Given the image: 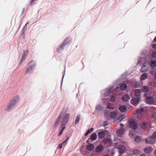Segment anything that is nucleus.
<instances>
[{
  "label": "nucleus",
  "instance_id": "f257e3e1",
  "mask_svg": "<svg viewBox=\"0 0 156 156\" xmlns=\"http://www.w3.org/2000/svg\"><path fill=\"white\" fill-rule=\"evenodd\" d=\"M20 100V97L19 96H16L13 97L12 99L7 105L5 110L6 111L9 112L10 111L14 108L16 104Z\"/></svg>",
  "mask_w": 156,
  "mask_h": 156
},
{
  "label": "nucleus",
  "instance_id": "f03ea898",
  "mask_svg": "<svg viewBox=\"0 0 156 156\" xmlns=\"http://www.w3.org/2000/svg\"><path fill=\"white\" fill-rule=\"evenodd\" d=\"M115 100V97L113 96L110 97V99H108V98H106L104 99V100L106 101L108 105L107 106V108L109 109H113V107L112 104L114 103Z\"/></svg>",
  "mask_w": 156,
  "mask_h": 156
},
{
  "label": "nucleus",
  "instance_id": "7ed1b4c3",
  "mask_svg": "<svg viewBox=\"0 0 156 156\" xmlns=\"http://www.w3.org/2000/svg\"><path fill=\"white\" fill-rule=\"evenodd\" d=\"M70 117V114L69 113H66L64 114L61 122L62 126H65L69 122Z\"/></svg>",
  "mask_w": 156,
  "mask_h": 156
},
{
  "label": "nucleus",
  "instance_id": "20e7f679",
  "mask_svg": "<svg viewBox=\"0 0 156 156\" xmlns=\"http://www.w3.org/2000/svg\"><path fill=\"white\" fill-rule=\"evenodd\" d=\"M119 146L117 147L119 152L121 153H123L125 151L126 148L124 145L126 144V142L122 140H120L119 143H117Z\"/></svg>",
  "mask_w": 156,
  "mask_h": 156
},
{
  "label": "nucleus",
  "instance_id": "39448f33",
  "mask_svg": "<svg viewBox=\"0 0 156 156\" xmlns=\"http://www.w3.org/2000/svg\"><path fill=\"white\" fill-rule=\"evenodd\" d=\"M70 41L71 39L70 37H68L66 38L64 41H63L62 44L60 46L57 48L58 51H59L62 49H63V47L65 46V45L70 43Z\"/></svg>",
  "mask_w": 156,
  "mask_h": 156
},
{
  "label": "nucleus",
  "instance_id": "423d86ee",
  "mask_svg": "<svg viewBox=\"0 0 156 156\" xmlns=\"http://www.w3.org/2000/svg\"><path fill=\"white\" fill-rule=\"evenodd\" d=\"M63 112H62L61 111L60 112L56 120L55 124L53 126V128H56L59 124L62 118V116L63 115Z\"/></svg>",
  "mask_w": 156,
  "mask_h": 156
},
{
  "label": "nucleus",
  "instance_id": "0eeeda50",
  "mask_svg": "<svg viewBox=\"0 0 156 156\" xmlns=\"http://www.w3.org/2000/svg\"><path fill=\"white\" fill-rule=\"evenodd\" d=\"M30 63H31L32 64L31 65H30L27 68L25 74L31 73H32V70H33V68L36 65L35 62L33 61H31L30 62Z\"/></svg>",
  "mask_w": 156,
  "mask_h": 156
},
{
  "label": "nucleus",
  "instance_id": "6e6552de",
  "mask_svg": "<svg viewBox=\"0 0 156 156\" xmlns=\"http://www.w3.org/2000/svg\"><path fill=\"white\" fill-rule=\"evenodd\" d=\"M144 111V108L143 107L138 108L134 112L137 117H140L141 116V114Z\"/></svg>",
  "mask_w": 156,
  "mask_h": 156
},
{
  "label": "nucleus",
  "instance_id": "1a4fd4ad",
  "mask_svg": "<svg viewBox=\"0 0 156 156\" xmlns=\"http://www.w3.org/2000/svg\"><path fill=\"white\" fill-rule=\"evenodd\" d=\"M149 65V62L148 61H146L143 65L140 71L142 72H144L147 71L149 69L148 67Z\"/></svg>",
  "mask_w": 156,
  "mask_h": 156
},
{
  "label": "nucleus",
  "instance_id": "9d476101",
  "mask_svg": "<svg viewBox=\"0 0 156 156\" xmlns=\"http://www.w3.org/2000/svg\"><path fill=\"white\" fill-rule=\"evenodd\" d=\"M146 143L153 144L155 143V139L151 136L147 137L145 140Z\"/></svg>",
  "mask_w": 156,
  "mask_h": 156
},
{
  "label": "nucleus",
  "instance_id": "9b49d317",
  "mask_svg": "<svg viewBox=\"0 0 156 156\" xmlns=\"http://www.w3.org/2000/svg\"><path fill=\"white\" fill-rule=\"evenodd\" d=\"M140 98H136L132 99L130 101L131 104H133L135 106H137L138 104L140 101Z\"/></svg>",
  "mask_w": 156,
  "mask_h": 156
},
{
  "label": "nucleus",
  "instance_id": "f8f14e48",
  "mask_svg": "<svg viewBox=\"0 0 156 156\" xmlns=\"http://www.w3.org/2000/svg\"><path fill=\"white\" fill-rule=\"evenodd\" d=\"M154 100L153 98L148 97L146 98L145 102L148 104H152L154 102Z\"/></svg>",
  "mask_w": 156,
  "mask_h": 156
},
{
  "label": "nucleus",
  "instance_id": "ddd939ff",
  "mask_svg": "<svg viewBox=\"0 0 156 156\" xmlns=\"http://www.w3.org/2000/svg\"><path fill=\"white\" fill-rule=\"evenodd\" d=\"M141 153V152L137 149H134L132 151L130 152L129 154L130 155H139Z\"/></svg>",
  "mask_w": 156,
  "mask_h": 156
},
{
  "label": "nucleus",
  "instance_id": "4468645a",
  "mask_svg": "<svg viewBox=\"0 0 156 156\" xmlns=\"http://www.w3.org/2000/svg\"><path fill=\"white\" fill-rule=\"evenodd\" d=\"M131 127L134 129H136L138 127V124L135 121H132L130 123Z\"/></svg>",
  "mask_w": 156,
  "mask_h": 156
},
{
  "label": "nucleus",
  "instance_id": "2eb2a0df",
  "mask_svg": "<svg viewBox=\"0 0 156 156\" xmlns=\"http://www.w3.org/2000/svg\"><path fill=\"white\" fill-rule=\"evenodd\" d=\"M107 90H105L102 91V94L104 96H107L108 95V93H111L112 92V88H111L108 91Z\"/></svg>",
  "mask_w": 156,
  "mask_h": 156
},
{
  "label": "nucleus",
  "instance_id": "dca6fc26",
  "mask_svg": "<svg viewBox=\"0 0 156 156\" xmlns=\"http://www.w3.org/2000/svg\"><path fill=\"white\" fill-rule=\"evenodd\" d=\"M124 132L125 130L123 129L118 130L116 132L117 135L118 136L122 137L124 134Z\"/></svg>",
  "mask_w": 156,
  "mask_h": 156
},
{
  "label": "nucleus",
  "instance_id": "f3484780",
  "mask_svg": "<svg viewBox=\"0 0 156 156\" xmlns=\"http://www.w3.org/2000/svg\"><path fill=\"white\" fill-rule=\"evenodd\" d=\"M143 90L145 92V94H144V95L146 97L147 96V94H151V93L149 92L148 88L147 87H144L143 88Z\"/></svg>",
  "mask_w": 156,
  "mask_h": 156
},
{
  "label": "nucleus",
  "instance_id": "a211bd4d",
  "mask_svg": "<svg viewBox=\"0 0 156 156\" xmlns=\"http://www.w3.org/2000/svg\"><path fill=\"white\" fill-rule=\"evenodd\" d=\"M99 130H97V132L98 133V137L100 139H102L105 136V133L102 131L99 132Z\"/></svg>",
  "mask_w": 156,
  "mask_h": 156
},
{
  "label": "nucleus",
  "instance_id": "6ab92c4d",
  "mask_svg": "<svg viewBox=\"0 0 156 156\" xmlns=\"http://www.w3.org/2000/svg\"><path fill=\"white\" fill-rule=\"evenodd\" d=\"M130 98L129 95L127 94H124L122 96V99L123 101L126 102L128 101Z\"/></svg>",
  "mask_w": 156,
  "mask_h": 156
},
{
  "label": "nucleus",
  "instance_id": "aec40b11",
  "mask_svg": "<svg viewBox=\"0 0 156 156\" xmlns=\"http://www.w3.org/2000/svg\"><path fill=\"white\" fill-rule=\"evenodd\" d=\"M152 151V149L151 147L147 146L144 149V152L147 154H149L151 153Z\"/></svg>",
  "mask_w": 156,
  "mask_h": 156
},
{
  "label": "nucleus",
  "instance_id": "412c9836",
  "mask_svg": "<svg viewBox=\"0 0 156 156\" xmlns=\"http://www.w3.org/2000/svg\"><path fill=\"white\" fill-rule=\"evenodd\" d=\"M135 95L136 97L139 96L141 93V90L140 89H137L135 91Z\"/></svg>",
  "mask_w": 156,
  "mask_h": 156
},
{
  "label": "nucleus",
  "instance_id": "4be33fe9",
  "mask_svg": "<svg viewBox=\"0 0 156 156\" xmlns=\"http://www.w3.org/2000/svg\"><path fill=\"white\" fill-rule=\"evenodd\" d=\"M87 149L88 150L92 151L94 149V146L92 144H90L87 146Z\"/></svg>",
  "mask_w": 156,
  "mask_h": 156
},
{
  "label": "nucleus",
  "instance_id": "5701e85b",
  "mask_svg": "<svg viewBox=\"0 0 156 156\" xmlns=\"http://www.w3.org/2000/svg\"><path fill=\"white\" fill-rule=\"evenodd\" d=\"M126 107L125 105H122L119 108V110L121 112H124L126 110Z\"/></svg>",
  "mask_w": 156,
  "mask_h": 156
},
{
  "label": "nucleus",
  "instance_id": "b1692460",
  "mask_svg": "<svg viewBox=\"0 0 156 156\" xmlns=\"http://www.w3.org/2000/svg\"><path fill=\"white\" fill-rule=\"evenodd\" d=\"M103 149V147L102 145H99L96 148V151L98 152H99L102 151Z\"/></svg>",
  "mask_w": 156,
  "mask_h": 156
},
{
  "label": "nucleus",
  "instance_id": "393cba45",
  "mask_svg": "<svg viewBox=\"0 0 156 156\" xmlns=\"http://www.w3.org/2000/svg\"><path fill=\"white\" fill-rule=\"evenodd\" d=\"M135 134H136V132L134 130L130 131L129 132V136L131 138H133V137L135 135Z\"/></svg>",
  "mask_w": 156,
  "mask_h": 156
},
{
  "label": "nucleus",
  "instance_id": "a878e982",
  "mask_svg": "<svg viewBox=\"0 0 156 156\" xmlns=\"http://www.w3.org/2000/svg\"><path fill=\"white\" fill-rule=\"evenodd\" d=\"M147 74L145 73H143L141 76L140 77V80H143L146 78H147Z\"/></svg>",
  "mask_w": 156,
  "mask_h": 156
},
{
  "label": "nucleus",
  "instance_id": "bb28decb",
  "mask_svg": "<svg viewBox=\"0 0 156 156\" xmlns=\"http://www.w3.org/2000/svg\"><path fill=\"white\" fill-rule=\"evenodd\" d=\"M110 116L112 118H114L117 116V113L115 112H112L110 113Z\"/></svg>",
  "mask_w": 156,
  "mask_h": 156
},
{
  "label": "nucleus",
  "instance_id": "cd10ccee",
  "mask_svg": "<svg viewBox=\"0 0 156 156\" xmlns=\"http://www.w3.org/2000/svg\"><path fill=\"white\" fill-rule=\"evenodd\" d=\"M141 140V137L139 136H137L135 137V141L137 142H139Z\"/></svg>",
  "mask_w": 156,
  "mask_h": 156
},
{
  "label": "nucleus",
  "instance_id": "c85d7f7f",
  "mask_svg": "<svg viewBox=\"0 0 156 156\" xmlns=\"http://www.w3.org/2000/svg\"><path fill=\"white\" fill-rule=\"evenodd\" d=\"M28 52V50H24L23 51V53L22 55V58L23 59H25V56L27 54Z\"/></svg>",
  "mask_w": 156,
  "mask_h": 156
},
{
  "label": "nucleus",
  "instance_id": "c756f323",
  "mask_svg": "<svg viewBox=\"0 0 156 156\" xmlns=\"http://www.w3.org/2000/svg\"><path fill=\"white\" fill-rule=\"evenodd\" d=\"M127 87V85L126 83L122 84L120 86V88L122 90H123Z\"/></svg>",
  "mask_w": 156,
  "mask_h": 156
},
{
  "label": "nucleus",
  "instance_id": "7c9ffc66",
  "mask_svg": "<svg viewBox=\"0 0 156 156\" xmlns=\"http://www.w3.org/2000/svg\"><path fill=\"white\" fill-rule=\"evenodd\" d=\"M97 137V135L96 133H93L90 136V139L93 140H95Z\"/></svg>",
  "mask_w": 156,
  "mask_h": 156
},
{
  "label": "nucleus",
  "instance_id": "2f4dec72",
  "mask_svg": "<svg viewBox=\"0 0 156 156\" xmlns=\"http://www.w3.org/2000/svg\"><path fill=\"white\" fill-rule=\"evenodd\" d=\"M151 65L152 67H154L156 66V61L153 60L151 62Z\"/></svg>",
  "mask_w": 156,
  "mask_h": 156
},
{
  "label": "nucleus",
  "instance_id": "473e14b6",
  "mask_svg": "<svg viewBox=\"0 0 156 156\" xmlns=\"http://www.w3.org/2000/svg\"><path fill=\"white\" fill-rule=\"evenodd\" d=\"M126 117L125 115H123L119 116L117 119L119 120V122H121L122 119H125Z\"/></svg>",
  "mask_w": 156,
  "mask_h": 156
},
{
  "label": "nucleus",
  "instance_id": "72a5a7b5",
  "mask_svg": "<svg viewBox=\"0 0 156 156\" xmlns=\"http://www.w3.org/2000/svg\"><path fill=\"white\" fill-rule=\"evenodd\" d=\"M62 129L60 130V131L58 133V136H60L61 134H62L63 131L64 130V129L66 128V127L65 126H62Z\"/></svg>",
  "mask_w": 156,
  "mask_h": 156
},
{
  "label": "nucleus",
  "instance_id": "f704fd0d",
  "mask_svg": "<svg viewBox=\"0 0 156 156\" xmlns=\"http://www.w3.org/2000/svg\"><path fill=\"white\" fill-rule=\"evenodd\" d=\"M94 130L93 128H91L89 129L86 133L85 136H87L89 133H90Z\"/></svg>",
  "mask_w": 156,
  "mask_h": 156
},
{
  "label": "nucleus",
  "instance_id": "c9c22d12",
  "mask_svg": "<svg viewBox=\"0 0 156 156\" xmlns=\"http://www.w3.org/2000/svg\"><path fill=\"white\" fill-rule=\"evenodd\" d=\"M104 143L105 144H108L109 142H111V140L110 138H107L104 140Z\"/></svg>",
  "mask_w": 156,
  "mask_h": 156
},
{
  "label": "nucleus",
  "instance_id": "e433bc0d",
  "mask_svg": "<svg viewBox=\"0 0 156 156\" xmlns=\"http://www.w3.org/2000/svg\"><path fill=\"white\" fill-rule=\"evenodd\" d=\"M147 123H143L141 124V126L142 128L144 129L147 127Z\"/></svg>",
  "mask_w": 156,
  "mask_h": 156
},
{
  "label": "nucleus",
  "instance_id": "4c0bfd02",
  "mask_svg": "<svg viewBox=\"0 0 156 156\" xmlns=\"http://www.w3.org/2000/svg\"><path fill=\"white\" fill-rule=\"evenodd\" d=\"M69 138L68 136H66V139L63 142H62L63 144H64L65 143H66V144L68 140H69Z\"/></svg>",
  "mask_w": 156,
  "mask_h": 156
},
{
  "label": "nucleus",
  "instance_id": "58836bf2",
  "mask_svg": "<svg viewBox=\"0 0 156 156\" xmlns=\"http://www.w3.org/2000/svg\"><path fill=\"white\" fill-rule=\"evenodd\" d=\"M63 144H62H62H59L58 146V149H61L62 147V145Z\"/></svg>",
  "mask_w": 156,
  "mask_h": 156
},
{
  "label": "nucleus",
  "instance_id": "ea45409f",
  "mask_svg": "<svg viewBox=\"0 0 156 156\" xmlns=\"http://www.w3.org/2000/svg\"><path fill=\"white\" fill-rule=\"evenodd\" d=\"M96 109L98 110H101V106L99 105H98L96 107Z\"/></svg>",
  "mask_w": 156,
  "mask_h": 156
},
{
  "label": "nucleus",
  "instance_id": "a19ab883",
  "mask_svg": "<svg viewBox=\"0 0 156 156\" xmlns=\"http://www.w3.org/2000/svg\"><path fill=\"white\" fill-rule=\"evenodd\" d=\"M119 120L117 119H115L114 121V123H118L119 122H119Z\"/></svg>",
  "mask_w": 156,
  "mask_h": 156
},
{
  "label": "nucleus",
  "instance_id": "79ce46f5",
  "mask_svg": "<svg viewBox=\"0 0 156 156\" xmlns=\"http://www.w3.org/2000/svg\"><path fill=\"white\" fill-rule=\"evenodd\" d=\"M153 137L155 139H156V131L154 132L153 134Z\"/></svg>",
  "mask_w": 156,
  "mask_h": 156
},
{
  "label": "nucleus",
  "instance_id": "37998d69",
  "mask_svg": "<svg viewBox=\"0 0 156 156\" xmlns=\"http://www.w3.org/2000/svg\"><path fill=\"white\" fill-rule=\"evenodd\" d=\"M78 123V116L76 117L75 121V124H77Z\"/></svg>",
  "mask_w": 156,
  "mask_h": 156
},
{
  "label": "nucleus",
  "instance_id": "c03bdc74",
  "mask_svg": "<svg viewBox=\"0 0 156 156\" xmlns=\"http://www.w3.org/2000/svg\"><path fill=\"white\" fill-rule=\"evenodd\" d=\"M152 56L153 57H156V52H154L152 53Z\"/></svg>",
  "mask_w": 156,
  "mask_h": 156
},
{
  "label": "nucleus",
  "instance_id": "a18cd8bd",
  "mask_svg": "<svg viewBox=\"0 0 156 156\" xmlns=\"http://www.w3.org/2000/svg\"><path fill=\"white\" fill-rule=\"evenodd\" d=\"M152 116L154 118L156 119V112L153 113Z\"/></svg>",
  "mask_w": 156,
  "mask_h": 156
},
{
  "label": "nucleus",
  "instance_id": "49530a36",
  "mask_svg": "<svg viewBox=\"0 0 156 156\" xmlns=\"http://www.w3.org/2000/svg\"><path fill=\"white\" fill-rule=\"evenodd\" d=\"M35 0H31L30 2V5H32L33 4V2L35 1Z\"/></svg>",
  "mask_w": 156,
  "mask_h": 156
},
{
  "label": "nucleus",
  "instance_id": "de8ad7c7",
  "mask_svg": "<svg viewBox=\"0 0 156 156\" xmlns=\"http://www.w3.org/2000/svg\"><path fill=\"white\" fill-rule=\"evenodd\" d=\"M152 46L153 48H156V44H153Z\"/></svg>",
  "mask_w": 156,
  "mask_h": 156
},
{
  "label": "nucleus",
  "instance_id": "09e8293b",
  "mask_svg": "<svg viewBox=\"0 0 156 156\" xmlns=\"http://www.w3.org/2000/svg\"><path fill=\"white\" fill-rule=\"evenodd\" d=\"M140 156H146L145 154L143 153L141 154Z\"/></svg>",
  "mask_w": 156,
  "mask_h": 156
},
{
  "label": "nucleus",
  "instance_id": "8fccbe9b",
  "mask_svg": "<svg viewBox=\"0 0 156 156\" xmlns=\"http://www.w3.org/2000/svg\"><path fill=\"white\" fill-rule=\"evenodd\" d=\"M154 154L155 155H156V149L155 150V151H154Z\"/></svg>",
  "mask_w": 156,
  "mask_h": 156
},
{
  "label": "nucleus",
  "instance_id": "3c124183",
  "mask_svg": "<svg viewBox=\"0 0 156 156\" xmlns=\"http://www.w3.org/2000/svg\"><path fill=\"white\" fill-rule=\"evenodd\" d=\"M154 42H156V37L154 38Z\"/></svg>",
  "mask_w": 156,
  "mask_h": 156
},
{
  "label": "nucleus",
  "instance_id": "603ef678",
  "mask_svg": "<svg viewBox=\"0 0 156 156\" xmlns=\"http://www.w3.org/2000/svg\"><path fill=\"white\" fill-rule=\"evenodd\" d=\"M154 78L156 79V73L154 76Z\"/></svg>",
  "mask_w": 156,
  "mask_h": 156
},
{
  "label": "nucleus",
  "instance_id": "864d4df0",
  "mask_svg": "<svg viewBox=\"0 0 156 156\" xmlns=\"http://www.w3.org/2000/svg\"><path fill=\"white\" fill-rule=\"evenodd\" d=\"M120 125L121 126H122V127H123V125L122 124H120Z\"/></svg>",
  "mask_w": 156,
  "mask_h": 156
},
{
  "label": "nucleus",
  "instance_id": "5fc2aeb1",
  "mask_svg": "<svg viewBox=\"0 0 156 156\" xmlns=\"http://www.w3.org/2000/svg\"><path fill=\"white\" fill-rule=\"evenodd\" d=\"M103 156H109L108 155H104Z\"/></svg>",
  "mask_w": 156,
  "mask_h": 156
},
{
  "label": "nucleus",
  "instance_id": "6e6d98bb",
  "mask_svg": "<svg viewBox=\"0 0 156 156\" xmlns=\"http://www.w3.org/2000/svg\"><path fill=\"white\" fill-rule=\"evenodd\" d=\"M73 156H78L76 154H75Z\"/></svg>",
  "mask_w": 156,
  "mask_h": 156
},
{
  "label": "nucleus",
  "instance_id": "4d7b16f0",
  "mask_svg": "<svg viewBox=\"0 0 156 156\" xmlns=\"http://www.w3.org/2000/svg\"><path fill=\"white\" fill-rule=\"evenodd\" d=\"M78 95V94H76V96H77Z\"/></svg>",
  "mask_w": 156,
  "mask_h": 156
}]
</instances>
